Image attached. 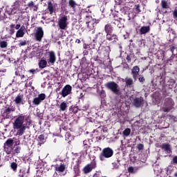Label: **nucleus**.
Returning <instances> with one entry per match:
<instances>
[{
  "label": "nucleus",
  "mask_w": 177,
  "mask_h": 177,
  "mask_svg": "<svg viewBox=\"0 0 177 177\" xmlns=\"http://www.w3.org/2000/svg\"><path fill=\"white\" fill-rule=\"evenodd\" d=\"M24 6V0H17L14 2L10 11H8L9 15H15L17 12H21Z\"/></svg>",
  "instance_id": "f03ea898"
},
{
  "label": "nucleus",
  "mask_w": 177,
  "mask_h": 177,
  "mask_svg": "<svg viewBox=\"0 0 177 177\" xmlns=\"http://www.w3.org/2000/svg\"><path fill=\"white\" fill-rule=\"evenodd\" d=\"M9 34L10 35H13V34H15V29H10L9 30Z\"/></svg>",
  "instance_id": "a18cd8bd"
},
{
  "label": "nucleus",
  "mask_w": 177,
  "mask_h": 177,
  "mask_svg": "<svg viewBox=\"0 0 177 177\" xmlns=\"http://www.w3.org/2000/svg\"><path fill=\"white\" fill-rule=\"evenodd\" d=\"M138 169H139V167H129L128 168V171L130 174H136V172H138Z\"/></svg>",
  "instance_id": "a878e982"
},
{
  "label": "nucleus",
  "mask_w": 177,
  "mask_h": 177,
  "mask_svg": "<svg viewBox=\"0 0 177 177\" xmlns=\"http://www.w3.org/2000/svg\"><path fill=\"white\" fill-rule=\"evenodd\" d=\"M140 35H143L145 34H147L148 32H150V26H142L140 30Z\"/></svg>",
  "instance_id": "6ab92c4d"
},
{
  "label": "nucleus",
  "mask_w": 177,
  "mask_h": 177,
  "mask_svg": "<svg viewBox=\"0 0 177 177\" xmlns=\"http://www.w3.org/2000/svg\"><path fill=\"white\" fill-rule=\"evenodd\" d=\"M160 148L164 150L167 154H171L172 150L171 149V145L169 144L163 143L161 145Z\"/></svg>",
  "instance_id": "2eb2a0df"
},
{
  "label": "nucleus",
  "mask_w": 177,
  "mask_h": 177,
  "mask_svg": "<svg viewBox=\"0 0 177 177\" xmlns=\"http://www.w3.org/2000/svg\"><path fill=\"white\" fill-rule=\"evenodd\" d=\"M13 150V148L12 147L4 145V151L6 153V154H10Z\"/></svg>",
  "instance_id": "cd10ccee"
},
{
  "label": "nucleus",
  "mask_w": 177,
  "mask_h": 177,
  "mask_svg": "<svg viewBox=\"0 0 177 177\" xmlns=\"http://www.w3.org/2000/svg\"><path fill=\"white\" fill-rule=\"evenodd\" d=\"M105 86L113 92L115 95H118L120 93V86H118V84H117L115 82H109L106 84Z\"/></svg>",
  "instance_id": "39448f33"
},
{
  "label": "nucleus",
  "mask_w": 177,
  "mask_h": 177,
  "mask_svg": "<svg viewBox=\"0 0 177 177\" xmlns=\"http://www.w3.org/2000/svg\"><path fill=\"white\" fill-rule=\"evenodd\" d=\"M110 52H111L110 46H106L102 47V53H103L105 57H109L110 55Z\"/></svg>",
  "instance_id": "dca6fc26"
},
{
  "label": "nucleus",
  "mask_w": 177,
  "mask_h": 177,
  "mask_svg": "<svg viewBox=\"0 0 177 177\" xmlns=\"http://www.w3.org/2000/svg\"><path fill=\"white\" fill-rule=\"evenodd\" d=\"M11 111H15V109L11 108Z\"/></svg>",
  "instance_id": "680f3d73"
},
{
  "label": "nucleus",
  "mask_w": 177,
  "mask_h": 177,
  "mask_svg": "<svg viewBox=\"0 0 177 177\" xmlns=\"http://www.w3.org/2000/svg\"><path fill=\"white\" fill-rule=\"evenodd\" d=\"M171 111V109H169V108H164L163 109V111L165 113H169V111Z\"/></svg>",
  "instance_id": "49530a36"
},
{
  "label": "nucleus",
  "mask_w": 177,
  "mask_h": 177,
  "mask_svg": "<svg viewBox=\"0 0 177 177\" xmlns=\"http://www.w3.org/2000/svg\"><path fill=\"white\" fill-rule=\"evenodd\" d=\"M122 134L124 136H126V137L129 136V135H131V129H129V128L125 129L123 131Z\"/></svg>",
  "instance_id": "c85d7f7f"
},
{
  "label": "nucleus",
  "mask_w": 177,
  "mask_h": 177,
  "mask_svg": "<svg viewBox=\"0 0 177 177\" xmlns=\"http://www.w3.org/2000/svg\"><path fill=\"white\" fill-rule=\"evenodd\" d=\"M16 37L17 38H23V37H24V30L23 29V26L21 27L19 30H17Z\"/></svg>",
  "instance_id": "5701e85b"
},
{
  "label": "nucleus",
  "mask_w": 177,
  "mask_h": 177,
  "mask_svg": "<svg viewBox=\"0 0 177 177\" xmlns=\"http://www.w3.org/2000/svg\"><path fill=\"white\" fill-rule=\"evenodd\" d=\"M93 177H99V174H95Z\"/></svg>",
  "instance_id": "4d7b16f0"
},
{
  "label": "nucleus",
  "mask_w": 177,
  "mask_h": 177,
  "mask_svg": "<svg viewBox=\"0 0 177 177\" xmlns=\"http://www.w3.org/2000/svg\"><path fill=\"white\" fill-rule=\"evenodd\" d=\"M15 75H18V73H17V72H15Z\"/></svg>",
  "instance_id": "338daca9"
},
{
  "label": "nucleus",
  "mask_w": 177,
  "mask_h": 177,
  "mask_svg": "<svg viewBox=\"0 0 177 177\" xmlns=\"http://www.w3.org/2000/svg\"><path fill=\"white\" fill-rule=\"evenodd\" d=\"M124 82H125V86H127V88H131L132 85H133L134 82H133V79L127 77L124 79Z\"/></svg>",
  "instance_id": "f3484780"
},
{
  "label": "nucleus",
  "mask_w": 177,
  "mask_h": 177,
  "mask_svg": "<svg viewBox=\"0 0 177 177\" xmlns=\"http://www.w3.org/2000/svg\"><path fill=\"white\" fill-rule=\"evenodd\" d=\"M4 146H8L12 147V146H13V140H12V138L7 140L4 143Z\"/></svg>",
  "instance_id": "c756f323"
},
{
  "label": "nucleus",
  "mask_w": 177,
  "mask_h": 177,
  "mask_svg": "<svg viewBox=\"0 0 177 177\" xmlns=\"http://www.w3.org/2000/svg\"><path fill=\"white\" fill-rule=\"evenodd\" d=\"M160 5L162 9H168V8H169V3L168 2V0H162Z\"/></svg>",
  "instance_id": "b1692460"
},
{
  "label": "nucleus",
  "mask_w": 177,
  "mask_h": 177,
  "mask_svg": "<svg viewBox=\"0 0 177 177\" xmlns=\"http://www.w3.org/2000/svg\"><path fill=\"white\" fill-rule=\"evenodd\" d=\"M73 89V87L70 86L69 84L66 85L62 90L61 95L63 97H66V96H68L70 93H71V91Z\"/></svg>",
  "instance_id": "9d476101"
},
{
  "label": "nucleus",
  "mask_w": 177,
  "mask_h": 177,
  "mask_svg": "<svg viewBox=\"0 0 177 177\" xmlns=\"http://www.w3.org/2000/svg\"><path fill=\"white\" fill-rule=\"evenodd\" d=\"M58 26L60 30H66L68 26V17L67 15H62L59 18Z\"/></svg>",
  "instance_id": "20e7f679"
},
{
  "label": "nucleus",
  "mask_w": 177,
  "mask_h": 177,
  "mask_svg": "<svg viewBox=\"0 0 177 177\" xmlns=\"http://www.w3.org/2000/svg\"><path fill=\"white\" fill-rule=\"evenodd\" d=\"M174 50H175V47L172 46L170 48V51L171 52L172 55H174Z\"/></svg>",
  "instance_id": "09e8293b"
},
{
  "label": "nucleus",
  "mask_w": 177,
  "mask_h": 177,
  "mask_svg": "<svg viewBox=\"0 0 177 177\" xmlns=\"http://www.w3.org/2000/svg\"><path fill=\"white\" fill-rule=\"evenodd\" d=\"M73 169H74L75 174H78V171H80V169L78 168V166L74 167Z\"/></svg>",
  "instance_id": "79ce46f5"
},
{
  "label": "nucleus",
  "mask_w": 177,
  "mask_h": 177,
  "mask_svg": "<svg viewBox=\"0 0 177 177\" xmlns=\"http://www.w3.org/2000/svg\"><path fill=\"white\" fill-rule=\"evenodd\" d=\"M96 168V162L93 161L91 163L86 165L84 168H83V172L85 174V175L92 172L93 169H95Z\"/></svg>",
  "instance_id": "423d86ee"
},
{
  "label": "nucleus",
  "mask_w": 177,
  "mask_h": 177,
  "mask_svg": "<svg viewBox=\"0 0 177 177\" xmlns=\"http://www.w3.org/2000/svg\"><path fill=\"white\" fill-rule=\"evenodd\" d=\"M69 6L74 10L77 6V3L74 0H69Z\"/></svg>",
  "instance_id": "7c9ffc66"
},
{
  "label": "nucleus",
  "mask_w": 177,
  "mask_h": 177,
  "mask_svg": "<svg viewBox=\"0 0 177 177\" xmlns=\"http://www.w3.org/2000/svg\"><path fill=\"white\" fill-rule=\"evenodd\" d=\"M30 73H32V74H34V73H35V69H31L29 71Z\"/></svg>",
  "instance_id": "5fc2aeb1"
},
{
  "label": "nucleus",
  "mask_w": 177,
  "mask_h": 177,
  "mask_svg": "<svg viewBox=\"0 0 177 177\" xmlns=\"http://www.w3.org/2000/svg\"><path fill=\"white\" fill-rule=\"evenodd\" d=\"M173 17L174 19H177V8H175V10L173 11Z\"/></svg>",
  "instance_id": "58836bf2"
},
{
  "label": "nucleus",
  "mask_w": 177,
  "mask_h": 177,
  "mask_svg": "<svg viewBox=\"0 0 177 177\" xmlns=\"http://www.w3.org/2000/svg\"><path fill=\"white\" fill-rule=\"evenodd\" d=\"M24 97V95L23 94H19L14 100L15 104H24L25 101L23 100Z\"/></svg>",
  "instance_id": "4468645a"
},
{
  "label": "nucleus",
  "mask_w": 177,
  "mask_h": 177,
  "mask_svg": "<svg viewBox=\"0 0 177 177\" xmlns=\"http://www.w3.org/2000/svg\"><path fill=\"white\" fill-rule=\"evenodd\" d=\"M21 150V147H17L15 149H14V152L16 153V154H19L20 153Z\"/></svg>",
  "instance_id": "72a5a7b5"
},
{
  "label": "nucleus",
  "mask_w": 177,
  "mask_h": 177,
  "mask_svg": "<svg viewBox=\"0 0 177 177\" xmlns=\"http://www.w3.org/2000/svg\"><path fill=\"white\" fill-rule=\"evenodd\" d=\"M137 149L138 150L140 151V150H143V149H145V146L142 144H139L137 146Z\"/></svg>",
  "instance_id": "e433bc0d"
},
{
  "label": "nucleus",
  "mask_w": 177,
  "mask_h": 177,
  "mask_svg": "<svg viewBox=\"0 0 177 177\" xmlns=\"http://www.w3.org/2000/svg\"><path fill=\"white\" fill-rule=\"evenodd\" d=\"M75 42H76V44H81V40L77 39Z\"/></svg>",
  "instance_id": "6e6d98bb"
},
{
  "label": "nucleus",
  "mask_w": 177,
  "mask_h": 177,
  "mask_svg": "<svg viewBox=\"0 0 177 177\" xmlns=\"http://www.w3.org/2000/svg\"><path fill=\"white\" fill-rule=\"evenodd\" d=\"M85 21L89 30H93V28H95L96 23H95V20L92 19V17L86 16L85 18Z\"/></svg>",
  "instance_id": "1a4fd4ad"
},
{
  "label": "nucleus",
  "mask_w": 177,
  "mask_h": 177,
  "mask_svg": "<svg viewBox=\"0 0 177 177\" xmlns=\"http://www.w3.org/2000/svg\"><path fill=\"white\" fill-rule=\"evenodd\" d=\"M116 23H118H118H120V21H116Z\"/></svg>",
  "instance_id": "774afa93"
},
{
  "label": "nucleus",
  "mask_w": 177,
  "mask_h": 177,
  "mask_svg": "<svg viewBox=\"0 0 177 177\" xmlns=\"http://www.w3.org/2000/svg\"><path fill=\"white\" fill-rule=\"evenodd\" d=\"M19 176L24 177V175H21V174H19Z\"/></svg>",
  "instance_id": "0e129e2a"
},
{
  "label": "nucleus",
  "mask_w": 177,
  "mask_h": 177,
  "mask_svg": "<svg viewBox=\"0 0 177 177\" xmlns=\"http://www.w3.org/2000/svg\"><path fill=\"white\" fill-rule=\"evenodd\" d=\"M8 62L10 63V62H11V61H10V58L8 59Z\"/></svg>",
  "instance_id": "69168bd1"
},
{
  "label": "nucleus",
  "mask_w": 177,
  "mask_h": 177,
  "mask_svg": "<svg viewBox=\"0 0 177 177\" xmlns=\"http://www.w3.org/2000/svg\"><path fill=\"white\" fill-rule=\"evenodd\" d=\"M35 37L37 42H41L42 41V38H44V29L42 28V27L37 28L36 32L35 33Z\"/></svg>",
  "instance_id": "0eeeda50"
},
{
  "label": "nucleus",
  "mask_w": 177,
  "mask_h": 177,
  "mask_svg": "<svg viewBox=\"0 0 177 177\" xmlns=\"http://www.w3.org/2000/svg\"><path fill=\"white\" fill-rule=\"evenodd\" d=\"M47 64H48V62L46 60L41 59L39 63V68H45Z\"/></svg>",
  "instance_id": "393cba45"
},
{
  "label": "nucleus",
  "mask_w": 177,
  "mask_h": 177,
  "mask_svg": "<svg viewBox=\"0 0 177 177\" xmlns=\"http://www.w3.org/2000/svg\"><path fill=\"white\" fill-rule=\"evenodd\" d=\"M106 38L108 41H111L112 42H117L118 41L117 35H111V33L106 35Z\"/></svg>",
  "instance_id": "aec40b11"
},
{
  "label": "nucleus",
  "mask_w": 177,
  "mask_h": 177,
  "mask_svg": "<svg viewBox=\"0 0 177 177\" xmlns=\"http://www.w3.org/2000/svg\"><path fill=\"white\" fill-rule=\"evenodd\" d=\"M173 164H177V156H174L172 159Z\"/></svg>",
  "instance_id": "a19ab883"
},
{
  "label": "nucleus",
  "mask_w": 177,
  "mask_h": 177,
  "mask_svg": "<svg viewBox=\"0 0 177 177\" xmlns=\"http://www.w3.org/2000/svg\"><path fill=\"white\" fill-rule=\"evenodd\" d=\"M19 28H20V24H17L15 26V29L19 30Z\"/></svg>",
  "instance_id": "603ef678"
},
{
  "label": "nucleus",
  "mask_w": 177,
  "mask_h": 177,
  "mask_svg": "<svg viewBox=\"0 0 177 177\" xmlns=\"http://www.w3.org/2000/svg\"><path fill=\"white\" fill-rule=\"evenodd\" d=\"M114 154V151L110 147H106L102 149V152L100 154V161H106V158H111Z\"/></svg>",
  "instance_id": "7ed1b4c3"
},
{
  "label": "nucleus",
  "mask_w": 177,
  "mask_h": 177,
  "mask_svg": "<svg viewBox=\"0 0 177 177\" xmlns=\"http://www.w3.org/2000/svg\"><path fill=\"white\" fill-rule=\"evenodd\" d=\"M38 139L39 142H45V136L44 135L39 136Z\"/></svg>",
  "instance_id": "c9c22d12"
},
{
  "label": "nucleus",
  "mask_w": 177,
  "mask_h": 177,
  "mask_svg": "<svg viewBox=\"0 0 177 177\" xmlns=\"http://www.w3.org/2000/svg\"><path fill=\"white\" fill-rule=\"evenodd\" d=\"M24 77H25L24 75H21V80H23L24 78Z\"/></svg>",
  "instance_id": "bf43d9fd"
},
{
  "label": "nucleus",
  "mask_w": 177,
  "mask_h": 177,
  "mask_svg": "<svg viewBox=\"0 0 177 177\" xmlns=\"http://www.w3.org/2000/svg\"><path fill=\"white\" fill-rule=\"evenodd\" d=\"M139 71H140V68H139V66H136L133 67L131 70V74L133 75L134 81H136L138 80V77L139 76Z\"/></svg>",
  "instance_id": "ddd939ff"
},
{
  "label": "nucleus",
  "mask_w": 177,
  "mask_h": 177,
  "mask_svg": "<svg viewBox=\"0 0 177 177\" xmlns=\"http://www.w3.org/2000/svg\"><path fill=\"white\" fill-rule=\"evenodd\" d=\"M67 107H68L67 103H66L65 102H63L59 105V111H66V110H67Z\"/></svg>",
  "instance_id": "bb28decb"
},
{
  "label": "nucleus",
  "mask_w": 177,
  "mask_h": 177,
  "mask_svg": "<svg viewBox=\"0 0 177 177\" xmlns=\"http://www.w3.org/2000/svg\"><path fill=\"white\" fill-rule=\"evenodd\" d=\"M103 35V33L99 32L98 35Z\"/></svg>",
  "instance_id": "052dcab7"
},
{
  "label": "nucleus",
  "mask_w": 177,
  "mask_h": 177,
  "mask_svg": "<svg viewBox=\"0 0 177 177\" xmlns=\"http://www.w3.org/2000/svg\"><path fill=\"white\" fill-rule=\"evenodd\" d=\"M35 51H32L28 55V57H29V59H32L33 57H35Z\"/></svg>",
  "instance_id": "f704fd0d"
},
{
  "label": "nucleus",
  "mask_w": 177,
  "mask_h": 177,
  "mask_svg": "<svg viewBox=\"0 0 177 177\" xmlns=\"http://www.w3.org/2000/svg\"><path fill=\"white\" fill-rule=\"evenodd\" d=\"M24 118L25 116L23 114L18 116L14 123H13V128L16 129L17 135L19 136H23L24 135V132H26V126L23 124L24 123Z\"/></svg>",
  "instance_id": "f257e3e1"
},
{
  "label": "nucleus",
  "mask_w": 177,
  "mask_h": 177,
  "mask_svg": "<svg viewBox=\"0 0 177 177\" xmlns=\"http://www.w3.org/2000/svg\"><path fill=\"white\" fill-rule=\"evenodd\" d=\"M0 47H1L2 49H5V48H8V42L6 41H0Z\"/></svg>",
  "instance_id": "2f4dec72"
},
{
  "label": "nucleus",
  "mask_w": 177,
  "mask_h": 177,
  "mask_svg": "<svg viewBox=\"0 0 177 177\" xmlns=\"http://www.w3.org/2000/svg\"><path fill=\"white\" fill-rule=\"evenodd\" d=\"M10 168L12 169V171H14V172H16V171H17V165L16 162H12L10 164Z\"/></svg>",
  "instance_id": "473e14b6"
},
{
  "label": "nucleus",
  "mask_w": 177,
  "mask_h": 177,
  "mask_svg": "<svg viewBox=\"0 0 177 177\" xmlns=\"http://www.w3.org/2000/svg\"><path fill=\"white\" fill-rule=\"evenodd\" d=\"M143 162H143V161H141V160H139V161H138V164H140V165L143 164Z\"/></svg>",
  "instance_id": "13d9d810"
},
{
  "label": "nucleus",
  "mask_w": 177,
  "mask_h": 177,
  "mask_svg": "<svg viewBox=\"0 0 177 177\" xmlns=\"http://www.w3.org/2000/svg\"><path fill=\"white\" fill-rule=\"evenodd\" d=\"M132 104L134 107H142L143 106V97H135L133 99Z\"/></svg>",
  "instance_id": "9b49d317"
},
{
  "label": "nucleus",
  "mask_w": 177,
  "mask_h": 177,
  "mask_svg": "<svg viewBox=\"0 0 177 177\" xmlns=\"http://www.w3.org/2000/svg\"><path fill=\"white\" fill-rule=\"evenodd\" d=\"M55 168L57 172H64L66 171V165L62 163L60 165H55Z\"/></svg>",
  "instance_id": "a211bd4d"
},
{
  "label": "nucleus",
  "mask_w": 177,
  "mask_h": 177,
  "mask_svg": "<svg viewBox=\"0 0 177 177\" xmlns=\"http://www.w3.org/2000/svg\"><path fill=\"white\" fill-rule=\"evenodd\" d=\"M19 145H20V140H17V141L15 142V146H19Z\"/></svg>",
  "instance_id": "8fccbe9b"
},
{
  "label": "nucleus",
  "mask_w": 177,
  "mask_h": 177,
  "mask_svg": "<svg viewBox=\"0 0 177 177\" xmlns=\"http://www.w3.org/2000/svg\"><path fill=\"white\" fill-rule=\"evenodd\" d=\"M138 81L139 82H145V81H146V80L145 79V77L140 75V77L138 78Z\"/></svg>",
  "instance_id": "4c0bfd02"
},
{
  "label": "nucleus",
  "mask_w": 177,
  "mask_h": 177,
  "mask_svg": "<svg viewBox=\"0 0 177 177\" xmlns=\"http://www.w3.org/2000/svg\"><path fill=\"white\" fill-rule=\"evenodd\" d=\"M26 45H27L26 41H22V42L19 43V46H26Z\"/></svg>",
  "instance_id": "c03bdc74"
},
{
  "label": "nucleus",
  "mask_w": 177,
  "mask_h": 177,
  "mask_svg": "<svg viewBox=\"0 0 177 177\" xmlns=\"http://www.w3.org/2000/svg\"><path fill=\"white\" fill-rule=\"evenodd\" d=\"M10 29H14L15 28V24H12L11 25H10Z\"/></svg>",
  "instance_id": "864d4df0"
},
{
  "label": "nucleus",
  "mask_w": 177,
  "mask_h": 177,
  "mask_svg": "<svg viewBox=\"0 0 177 177\" xmlns=\"http://www.w3.org/2000/svg\"><path fill=\"white\" fill-rule=\"evenodd\" d=\"M28 8H32L34 6V1H30V3H28Z\"/></svg>",
  "instance_id": "37998d69"
},
{
  "label": "nucleus",
  "mask_w": 177,
  "mask_h": 177,
  "mask_svg": "<svg viewBox=\"0 0 177 177\" xmlns=\"http://www.w3.org/2000/svg\"><path fill=\"white\" fill-rule=\"evenodd\" d=\"M48 53L49 55L47 62L48 64L53 65L55 63H56V55L53 51H50Z\"/></svg>",
  "instance_id": "f8f14e48"
},
{
  "label": "nucleus",
  "mask_w": 177,
  "mask_h": 177,
  "mask_svg": "<svg viewBox=\"0 0 177 177\" xmlns=\"http://www.w3.org/2000/svg\"><path fill=\"white\" fill-rule=\"evenodd\" d=\"M104 31L106 35L111 34V32H113V26L109 24L105 25Z\"/></svg>",
  "instance_id": "4be33fe9"
},
{
  "label": "nucleus",
  "mask_w": 177,
  "mask_h": 177,
  "mask_svg": "<svg viewBox=\"0 0 177 177\" xmlns=\"http://www.w3.org/2000/svg\"><path fill=\"white\" fill-rule=\"evenodd\" d=\"M47 9L48 12H50V15H53V13H55V7H53V4L51 1L48 2Z\"/></svg>",
  "instance_id": "412c9836"
},
{
  "label": "nucleus",
  "mask_w": 177,
  "mask_h": 177,
  "mask_svg": "<svg viewBox=\"0 0 177 177\" xmlns=\"http://www.w3.org/2000/svg\"><path fill=\"white\" fill-rule=\"evenodd\" d=\"M45 99H46V95L45 93H41L33 99L32 103L35 106H39V104H41V103H42Z\"/></svg>",
  "instance_id": "6e6552de"
},
{
  "label": "nucleus",
  "mask_w": 177,
  "mask_h": 177,
  "mask_svg": "<svg viewBox=\"0 0 177 177\" xmlns=\"http://www.w3.org/2000/svg\"><path fill=\"white\" fill-rule=\"evenodd\" d=\"M10 111H12V108H6L5 110V113H6L7 114H10Z\"/></svg>",
  "instance_id": "ea45409f"
},
{
  "label": "nucleus",
  "mask_w": 177,
  "mask_h": 177,
  "mask_svg": "<svg viewBox=\"0 0 177 177\" xmlns=\"http://www.w3.org/2000/svg\"><path fill=\"white\" fill-rule=\"evenodd\" d=\"M112 165H113V168H115V169H117L118 168V165H117V163H115V162L112 163Z\"/></svg>",
  "instance_id": "de8ad7c7"
},
{
  "label": "nucleus",
  "mask_w": 177,
  "mask_h": 177,
  "mask_svg": "<svg viewBox=\"0 0 177 177\" xmlns=\"http://www.w3.org/2000/svg\"><path fill=\"white\" fill-rule=\"evenodd\" d=\"M127 60L129 62V63L131 62V57H129V55H127Z\"/></svg>",
  "instance_id": "3c124183"
},
{
  "label": "nucleus",
  "mask_w": 177,
  "mask_h": 177,
  "mask_svg": "<svg viewBox=\"0 0 177 177\" xmlns=\"http://www.w3.org/2000/svg\"><path fill=\"white\" fill-rule=\"evenodd\" d=\"M174 176H177V173H175V174H174Z\"/></svg>",
  "instance_id": "e2e57ef3"
}]
</instances>
